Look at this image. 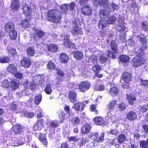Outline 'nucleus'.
I'll list each match as a JSON object with an SVG mask.
<instances>
[{"label": "nucleus", "instance_id": "obj_36", "mask_svg": "<svg viewBox=\"0 0 148 148\" xmlns=\"http://www.w3.org/2000/svg\"><path fill=\"white\" fill-rule=\"evenodd\" d=\"M21 25L23 28H26L29 27L30 24L29 21L25 19L21 21Z\"/></svg>", "mask_w": 148, "mask_h": 148}, {"label": "nucleus", "instance_id": "obj_57", "mask_svg": "<svg viewBox=\"0 0 148 148\" xmlns=\"http://www.w3.org/2000/svg\"><path fill=\"white\" fill-rule=\"evenodd\" d=\"M14 76L16 78L21 79L23 77V74L19 72H17L14 73Z\"/></svg>", "mask_w": 148, "mask_h": 148}, {"label": "nucleus", "instance_id": "obj_33", "mask_svg": "<svg viewBox=\"0 0 148 148\" xmlns=\"http://www.w3.org/2000/svg\"><path fill=\"white\" fill-rule=\"evenodd\" d=\"M98 61L97 57L94 55L91 56L88 59L89 62H92L93 64L97 63Z\"/></svg>", "mask_w": 148, "mask_h": 148}, {"label": "nucleus", "instance_id": "obj_30", "mask_svg": "<svg viewBox=\"0 0 148 148\" xmlns=\"http://www.w3.org/2000/svg\"><path fill=\"white\" fill-rule=\"evenodd\" d=\"M110 47L112 50L115 53H116L118 50V47L115 41H112L111 42Z\"/></svg>", "mask_w": 148, "mask_h": 148}, {"label": "nucleus", "instance_id": "obj_21", "mask_svg": "<svg viewBox=\"0 0 148 148\" xmlns=\"http://www.w3.org/2000/svg\"><path fill=\"white\" fill-rule=\"evenodd\" d=\"M127 117L128 120L132 121L136 119L137 115L135 112L131 111L128 113L127 115Z\"/></svg>", "mask_w": 148, "mask_h": 148}, {"label": "nucleus", "instance_id": "obj_2", "mask_svg": "<svg viewBox=\"0 0 148 148\" xmlns=\"http://www.w3.org/2000/svg\"><path fill=\"white\" fill-rule=\"evenodd\" d=\"M100 56H99V60L101 63H103L106 62L108 59V56L114 59L116 58L115 55L111 51H108V54L106 56L105 54L103 53V52H100Z\"/></svg>", "mask_w": 148, "mask_h": 148}, {"label": "nucleus", "instance_id": "obj_63", "mask_svg": "<svg viewBox=\"0 0 148 148\" xmlns=\"http://www.w3.org/2000/svg\"><path fill=\"white\" fill-rule=\"evenodd\" d=\"M126 105L123 103H122L119 106L120 110L122 111L125 110L126 108Z\"/></svg>", "mask_w": 148, "mask_h": 148}, {"label": "nucleus", "instance_id": "obj_9", "mask_svg": "<svg viewBox=\"0 0 148 148\" xmlns=\"http://www.w3.org/2000/svg\"><path fill=\"white\" fill-rule=\"evenodd\" d=\"M81 12L85 16H90L92 14V10L88 5H85L81 9Z\"/></svg>", "mask_w": 148, "mask_h": 148}, {"label": "nucleus", "instance_id": "obj_45", "mask_svg": "<svg viewBox=\"0 0 148 148\" xmlns=\"http://www.w3.org/2000/svg\"><path fill=\"white\" fill-rule=\"evenodd\" d=\"M118 8V6L117 5L112 3L111 5L108 8L109 12H113L115 10Z\"/></svg>", "mask_w": 148, "mask_h": 148}, {"label": "nucleus", "instance_id": "obj_5", "mask_svg": "<svg viewBox=\"0 0 148 148\" xmlns=\"http://www.w3.org/2000/svg\"><path fill=\"white\" fill-rule=\"evenodd\" d=\"M131 79V76L130 74L128 72H125L122 75V79L123 81L126 83H127L126 85H124L123 87L128 88L130 87V84L127 83L129 82Z\"/></svg>", "mask_w": 148, "mask_h": 148}, {"label": "nucleus", "instance_id": "obj_7", "mask_svg": "<svg viewBox=\"0 0 148 148\" xmlns=\"http://www.w3.org/2000/svg\"><path fill=\"white\" fill-rule=\"evenodd\" d=\"M21 64L23 67L27 68L31 65V62L29 58L27 57H24L21 60Z\"/></svg>", "mask_w": 148, "mask_h": 148}, {"label": "nucleus", "instance_id": "obj_35", "mask_svg": "<svg viewBox=\"0 0 148 148\" xmlns=\"http://www.w3.org/2000/svg\"><path fill=\"white\" fill-rule=\"evenodd\" d=\"M98 136V134L97 132L94 134L91 132L88 135V137L89 138H91L92 141H94L96 140V139H97V137Z\"/></svg>", "mask_w": 148, "mask_h": 148}, {"label": "nucleus", "instance_id": "obj_42", "mask_svg": "<svg viewBox=\"0 0 148 148\" xmlns=\"http://www.w3.org/2000/svg\"><path fill=\"white\" fill-rule=\"evenodd\" d=\"M101 69L100 66L97 64L93 66L92 69V70L95 73H99Z\"/></svg>", "mask_w": 148, "mask_h": 148}, {"label": "nucleus", "instance_id": "obj_59", "mask_svg": "<svg viewBox=\"0 0 148 148\" xmlns=\"http://www.w3.org/2000/svg\"><path fill=\"white\" fill-rule=\"evenodd\" d=\"M105 86L103 85H101L99 86H95L94 87V89L96 90L101 91L104 90Z\"/></svg>", "mask_w": 148, "mask_h": 148}, {"label": "nucleus", "instance_id": "obj_55", "mask_svg": "<svg viewBox=\"0 0 148 148\" xmlns=\"http://www.w3.org/2000/svg\"><path fill=\"white\" fill-rule=\"evenodd\" d=\"M140 145L143 148H148V143L146 141H141L140 143Z\"/></svg>", "mask_w": 148, "mask_h": 148}, {"label": "nucleus", "instance_id": "obj_13", "mask_svg": "<svg viewBox=\"0 0 148 148\" xmlns=\"http://www.w3.org/2000/svg\"><path fill=\"white\" fill-rule=\"evenodd\" d=\"M19 84V81L18 80L13 79L10 82V87L12 90L14 91L18 88Z\"/></svg>", "mask_w": 148, "mask_h": 148}, {"label": "nucleus", "instance_id": "obj_20", "mask_svg": "<svg viewBox=\"0 0 148 148\" xmlns=\"http://www.w3.org/2000/svg\"><path fill=\"white\" fill-rule=\"evenodd\" d=\"M139 40V41L143 45H146L147 44L148 40L144 35L141 34L138 35L137 37Z\"/></svg>", "mask_w": 148, "mask_h": 148}, {"label": "nucleus", "instance_id": "obj_47", "mask_svg": "<svg viewBox=\"0 0 148 148\" xmlns=\"http://www.w3.org/2000/svg\"><path fill=\"white\" fill-rule=\"evenodd\" d=\"M45 91L47 94H50L51 93L52 90L51 88V86L50 84H48L47 85L45 90Z\"/></svg>", "mask_w": 148, "mask_h": 148}, {"label": "nucleus", "instance_id": "obj_26", "mask_svg": "<svg viewBox=\"0 0 148 148\" xmlns=\"http://www.w3.org/2000/svg\"><path fill=\"white\" fill-rule=\"evenodd\" d=\"M73 55L74 57L77 60H79L82 59L84 56L82 52L79 51L74 52Z\"/></svg>", "mask_w": 148, "mask_h": 148}, {"label": "nucleus", "instance_id": "obj_8", "mask_svg": "<svg viewBox=\"0 0 148 148\" xmlns=\"http://www.w3.org/2000/svg\"><path fill=\"white\" fill-rule=\"evenodd\" d=\"M12 131L15 135L20 134L23 131L22 125L19 123L15 124L12 127Z\"/></svg>", "mask_w": 148, "mask_h": 148}, {"label": "nucleus", "instance_id": "obj_34", "mask_svg": "<svg viewBox=\"0 0 148 148\" xmlns=\"http://www.w3.org/2000/svg\"><path fill=\"white\" fill-rule=\"evenodd\" d=\"M10 61L9 58L7 56H3L0 57V62L1 63H7Z\"/></svg>", "mask_w": 148, "mask_h": 148}, {"label": "nucleus", "instance_id": "obj_18", "mask_svg": "<svg viewBox=\"0 0 148 148\" xmlns=\"http://www.w3.org/2000/svg\"><path fill=\"white\" fill-rule=\"evenodd\" d=\"M68 97L71 102H73L77 100V94L75 92L71 91L69 92Z\"/></svg>", "mask_w": 148, "mask_h": 148}, {"label": "nucleus", "instance_id": "obj_27", "mask_svg": "<svg viewBox=\"0 0 148 148\" xmlns=\"http://www.w3.org/2000/svg\"><path fill=\"white\" fill-rule=\"evenodd\" d=\"M58 46L55 44H52L49 45L47 46L48 50L51 52H55L58 50Z\"/></svg>", "mask_w": 148, "mask_h": 148}, {"label": "nucleus", "instance_id": "obj_32", "mask_svg": "<svg viewBox=\"0 0 148 148\" xmlns=\"http://www.w3.org/2000/svg\"><path fill=\"white\" fill-rule=\"evenodd\" d=\"M39 139L40 141L42 142L44 145L46 146L47 145L48 142L47 140L46 135L45 134H41L40 136H39Z\"/></svg>", "mask_w": 148, "mask_h": 148}, {"label": "nucleus", "instance_id": "obj_24", "mask_svg": "<svg viewBox=\"0 0 148 148\" xmlns=\"http://www.w3.org/2000/svg\"><path fill=\"white\" fill-rule=\"evenodd\" d=\"M63 44L66 47L73 48L75 47L74 44L72 43L71 41L69 40L68 38L65 39Z\"/></svg>", "mask_w": 148, "mask_h": 148}, {"label": "nucleus", "instance_id": "obj_1", "mask_svg": "<svg viewBox=\"0 0 148 148\" xmlns=\"http://www.w3.org/2000/svg\"><path fill=\"white\" fill-rule=\"evenodd\" d=\"M47 16L49 21L56 23H58L61 19V12L56 10H49L48 12Z\"/></svg>", "mask_w": 148, "mask_h": 148}, {"label": "nucleus", "instance_id": "obj_44", "mask_svg": "<svg viewBox=\"0 0 148 148\" xmlns=\"http://www.w3.org/2000/svg\"><path fill=\"white\" fill-rule=\"evenodd\" d=\"M2 86L3 87L8 88L10 87L9 82L7 79H5L2 82Z\"/></svg>", "mask_w": 148, "mask_h": 148}, {"label": "nucleus", "instance_id": "obj_46", "mask_svg": "<svg viewBox=\"0 0 148 148\" xmlns=\"http://www.w3.org/2000/svg\"><path fill=\"white\" fill-rule=\"evenodd\" d=\"M22 139H18L17 140H15L14 141V146H17L23 144L24 143V141L23 140V138Z\"/></svg>", "mask_w": 148, "mask_h": 148}, {"label": "nucleus", "instance_id": "obj_19", "mask_svg": "<svg viewBox=\"0 0 148 148\" xmlns=\"http://www.w3.org/2000/svg\"><path fill=\"white\" fill-rule=\"evenodd\" d=\"M91 128V127L89 124H86L82 127L81 131L83 134H86L90 131Z\"/></svg>", "mask_w": 148, "mask_h": 148}, {"label": "nucleus", "instance_id": "obj_40", "mask_svg": "<svg viewBox=\"0 0 148 148\" xmlns=\"http://www.w3.org/2000/svg\"><path fill=\"white\" fill-rule=\"evenodd\" d=\"M108 14V12L105 9H103L100 10L99 12V15L100 17L103 18V17H105L107 16Z\"/></svg>", "mask_w": 148, "mask_h": 148}, {"label": "nucleus", "instance_id": "obj_43", "mask_svg": "<svg viewBox=\"0 0 148 148\" xmlns=\"http://www.w3.org/2000/svg\"><path fill=\"white\" fill-rule=\"evenodd\" d=\"M68 6L66 4H63L61 5L60 8V10L61 12L64 13H66L68 10Z\"/></svg>", "mask_w": 148, "mask_h": 148}, {"label": "nucleus", "instance_id": "obj_10", "mask_svg": "<svg viewBox=\"0 0 148 148\" xmlns=\"http://www.w3.org/2000/svg\"><path fill=\"white\" fill-rule=\"evenodd\" d=\"M90 86V83L88 82H84L79 84V89L81 92H84L88 89Z\"/></svg>", "mask_w": 148, "mask_h": 148}, {"label": "nucleus", "instance_id": "obj_52", "mask_svg": "<svg viewBox=\"0 0 148 148\" xmlns=\"http://www.w3.org/2000/svg\"><path fill=\"white\" fill-rule=\"evenodd\" d=\"M36 87V84L32 82H30L29 83V88L32 90H35Z\"/></svg>", "mask_w": 148, "mask_h": 148}, {"label": "nucleus", "instance_id": "obj_48", "mask_svg": "<svg viewBox=\"0 0 148 148\" xmlns=\"http://www.w3.org/2000/svg\"><path fill=\"white\" fill-rule=\"evenodd\" d=\"M141 27L143 30L145 31L148 30V22H144L142 23Z\"/></svg>", "mask_w": 148, "mask_h": 148}, {"label": "nucleus", "instance_id": "obj_38", "mask_svg": "<svg viewBox=\"0 0 148 148\" xmlns=\"http://www.w3.org/2000/svg\"><path fill=\"white\" fill-rule=\"evenodd\" d=\"M14 26L12 22H8L5 25V29L7 31H11V29H13Z\"/></svg>", "mask_w": 148, "mask_h": 148}, {"label": "nucleus", "instance_id": "obj_53", "mask_svg": "<svg viewBox=\"0 0 148 148\" xmlns=\"http://www.w3.org/2000/svg\"><path fill=\"white\" fill-rule=\"evenodd\" d=\"M42 124L43 121L42 119H40L39 120H38V130H40L43 127V126Z\"/></svg>", "mask_w": 148, "mask_h": 148}, {"label": "nucleus", "instance_id": "obj_23", "mask_svg": "<svg viewBox=\"0 0 148 148\" xmlns=\"http://www.w3.org/2000/svg\"><path fill=\"white\" fill-rule=\"evenodd\" d=\"M94 121L95 124L98 125H102L105 123L103 119L100 116L95 117Z\"/></svg>", "mask_w": 148, "mask_h": 148}, {"label": "nucleus", "instance_id": "obj_50", "mask_svg": "<svg viewBox=\"0 0 148 148\" xmlns=\"http://www.w3.org/2000/svg\"><path fill=\"white\" fill-rule=\"evenodd\" d=\"M109 111L108 112L107 114V116L110 119V120L113 123H114L116 121H115L114 120V117L113 116L112 113H111L112 111Z\"/></svg>", "mask_w": 148, "mask_h": 148}, {"label": "nucleus", "instance_id": "obj_14", "mask_svg": "<svg viewBox=\"0 0 148 148\" xmlns=\"http://www.w3.org/2000/svg\"><path fill=\"white\" fill-rule=\"evenodd\" d=\"M6 70L9 73L13 74L17 71V69L14 64H10L8 66Z\"/></svg>", "mask_w": 148, "mask_h": 148}, {"label": "nucleus", "instance_id": "obj_22", "mask_svg": "<svg viewBox=\"0 0 148 148\" xmlns=\"http://www.w3.org/2000/svg\"><path fill=\"white\" fill-rule=\"evenodd\" d=\"M71 32L73 35L77 36V35L81 34V28L77 26H75L72 27Z\"/></svg>", "mask_w": 148, "mask_h": 148}, {"label": "nucleus", "instance_id": "obj_60", "mask_svg": "<svg viewBox=\"0 0 148 148\" xmlns=\"http://www.w3.org/2000/svg\"><path fill=\"white\" fill-rule=\"evenodd\" d=\"M72 122L74 124H77L79 123L80 121L77 117H75L73 119Z\"/></svg>", "mask_w": 148, "mask_h": 148}, {"label": "nucleus", "instance_id": "obj_51", "mask_svg": "<svg viewBox=\"0 0 148 148\" xmlns=\"http://www.w3.org/2000/svg\"><path fill=\"white\" fill-rule=\"evenodd\" d=\"M59 123L57 121H53L50 122V126L52 127H56L58 126Z\"/></svg>", "mask_w": 148, "mask_h": 148}, {"label": "nucleus", "instance_id": "obj_61", "mask_svg": "<svg viewBox=\"0 0 148 148\" xmlns=\"http://www.w3.org/2000/svg\"><path fill=\"white\" fill-rule=\"evenodd\" d=\"M96 106L95 105H92L90 108V110L94 112L95 114H97L98 113V111L96 109Z\"/></svg>", "mask_w": 148, "mask_h": 148}, {"label": "nucleus", "instance_id": "obj_54", "mask_svg": "<svg viewBox=\"0 0 148 148\" xmlns=\"http://www.w3.org/2000/svg\"><path fill=\"white\" fill-rule=\"evenodd\" d=\"M88 139L86 137L83 138L80 141L79 144L80 146H82L86 142H88Z\"/></svg>", "mask_w": 148, "mask_h": 148}, {"label": "nucleus", "instance_id": "obj_4", "mask_svg": "<svg viewBox=\"0 0 148 148\" xmlns=\"http://www.w3.org/2000/svg\"><path fill=\"white\" fill-rule=\"evenodd\" d=\"M145 62L144 59L139 57H135L131 60V63L134 67H137L143 64Z\"/></svg>", "mask_w": 148, "mask_h": 148}, {"label": "nucleus", "instance_id": "obj_28", "mask_svg": "<svg viewBox=\"0 0 148 148\" xmlns=\"http://www.w3.org/2000/svg\"><path fill=\"white\" fill-rule=\"evenodd\" d=\"M61 62L63 63H66L69 60L68 56L65 53H62L60 56Z\"/></svg>", "mask_w": 148, "mask_h": 148}, {"label": "nucleus", "instance_id": "obj_58", "mask_svg": "<svg viewBox=\"0 0 148 148\" xmlns=\"http://www.w3.org/2000/svg\"><path fill=\"white\" fill-rule=\"evenodd\" d=\"M104 134L103 133L101 134V135L99 138L97 137V139L96 140L98 141V143L101 142L104 140Z\"/></svg>", "mask_w": 148, "mask_h": 148}, {"label": "nucleus", "instance_id": "obj_29", "mask_svg": "<svg viewBox=\"0 0 148 148\" xmlns=\"http://www.w3.org/2000/svg\"><path fill=\"white\" fill-rule=\"evenodd\" d=\"M126 97L129 104L130 105L133 104L134 101L136 100V98L131 94L127 95Z\"/></svg>", "mask_w": 148, "mask_h": 148}, {"label": "nucleus", "instance_id": "obj_39", "mask_svg": "<svg viewBox=\"0 0 148 148\" xmlns=\"http://www.w3.org/2000/svg\"><path fill=\"white\" fill-rule=\"evenodd\" d=\"M126 139V137L124 134H121L117 137V141L119 143H123Z\"/></svg>", "mask_w": 148, "mask_h": 148}, {"label": "nucleus", "instance_id": "obj_6", "mask_svg": "<svg viewBox=\"0 0 148 148\" xmlns=\"http://www.w3.org/2000/svg\"><path fill=\"white\" fill-rule=\"evenodd\" d=\"M89 102L88 100H85L82 103H77L74 104L73 108L76 110L83 111L84 109L86 104H87Z\"/></svg>", "mask_w": 148, "mask_h": 148}, {"label": "nucleus", "instance_id": "obj_64", "mask_svg": "<svg viewBox=\"0 0 148 148\" xmlns=\"http://www.w3.org/2000/svg\"><path fill=\"white\" fill-rule=\"evenodd\" d=\"M45 35V33L42 31L38 29V37L42 38Z\"/></svg>", "mask_w": 148, "mask_h": 148}, {"label": "nucleus", "instance_id": "obj_17", "mask_svg": "<svg viewBox=\"0 0 148 148\" xmlns=\"http://www.w3.org/2000/svg\"><path fill=\"white\" fill-rule=\"evenodd\" d=\"M27 55L29 57L34 56L35 53V50L33 47L29 46L26 49Z\"/></svg>", "mask_w": 148, "mask_h": 148}, {"label": "nucleus", "instance_id": "obj_31", "mask_svg": "<svg viewBox=\"0 0 148 148\" xmlns=\"http://www.w3.org/2000/svg\"><path fill=\"white\" fill-rule=\"evenodd\" d=\"M9 36L10 39L12 40H15L17 36V32L15 30H12L10 31Z\"/></svg>", "mask_w": 148, "mask_h": 148}, {"label": "nucleus", "instance_id": "obj_11", "mask_svg": "<svg viewBox=\"0 0 148 148\" xmlns=\"http://www.w3.org/2000/svg\"><path fill=\"white\" fill-rule=\"evenodd\" d=\"M23 13L26 16H31L32 12V9L30 6H28L27 4L23 5L22 8Z\"/></svg>", "mask_w": 148, "mask_h": 148}, {"label": "nucleus", "instance_id": "obj_41", "mask_svg": "<svg viewBox=\"0 0 148 148\" xmlns=\"http://www.w3.org/2000/svg\"><path fill=\"white\" fill-rule=\"evenodd\" d=\"M119 59L122 62H126L129 61L130 58L126 55H121L119 57Z\"/></svg>", "mask_w": 148, "mask_h": 148}, {"label": "nucleus", "instance_id": "obj_3", "mask_svg": "<svg viewBox=\"0 0 148 148\" xmlns=\"http://www.w3.org/2000/svg\"><path fill=\"white\" fill-rule=\"evenodd\" d=\"M116 17L114 16H112L109 17L108 20L102 19L100 20L99 22L98 26L100 29H103L105 26L106 24L104 23V22L106 20V23L108 24H112L115 21Z\"/></svg>", "mask_w": 148, "mask_h": 148}, {"label": "nucleus", "instance_id": "obj_16", "mask_svg": "<svg viewBox=\"0 0 148 148\" xmlns=\"http://www.w3.org/2000/svg\"><path fill=\"white\" fill-rule=\"evenodd\" d=\"M93 1L95 6L99 5H103L105 7L107 6L108 3V0H94Z\"/></svg>", "mask_w": 148, "mask_h": 148}, {"label": "nucleus", "instance_id": "obj_15", "mask_svg": "<svg viewBox=\"0 0 148 148\" xmlns=\"http://www.w3.org/2000/svg\"><path fill=\"white\" fill-rule=\"evenodd\" d=\"M117 105V102L116 100H112L109 102V104L107 106L108 109L110 111H113Z\"/></svg>", "mask_w": 148, "mask_h": 148}, {"label": "nucleus", "instance_id": "obj_25", "mask_svg": "<svg viewBox=\"0 0 148 148\" xmlns=\"http://www.w3.org/2000/svg\"><path fill=\"white\" fill-rule=\"evenodd\" d=\"M119 92V90L116 87H112L110 89L109 94L112 96H116Z\"/></svg>", "mask_w": 148, "mask_h": 148}, {"label": "nucleus", "instance_id": "obj_12", "mask_svg": "<svg viewBox=\"0 0 148 148\" xmlns=\"http://www.w3.org/2000/svg\"><path fill=\"white\" fill-rule=\"evenodd\" d=\"M20 0H13L11 2L10 7L11 9L15 11H18L20 6Z\"/></svg>", "mask_w": 148, "mask_h": 148}, {"label": "nucleus", "instance_id": "obj_49", "mask_svg": "<svg viewBox=\"0 0 148 148\" xmlns=\"http://www.w3.org/2000/svg\"><path fill=\"white\" fill-rule=\"evenodd\" d=\"M24 115L26 117L31 118L34 116L35 114L34 112L25 111L24 113Z\"/></svg>", "mask_w": 148, "mask_h": 148}, {"label": "nucleus", "instance_id": "obj_37", "mask_svg": "<svg viewBox=\"0 0 148 148\" xmlns=\"http://www.w3.org/2000/svg\"><path fill=\"white\" fill-rule=\"evenodd\" d=\"M9 108L10 111H15L17 110L18 106L17 104H15L14 102L11 103L9 106Z\"/></svg>", "mask_w": 148, "mask_h": 148}, {"label": "nucleus", "instance_id": "obj_56", "mask_svg": "<svg viewBox=\"0 0 148 148\" xmlns=\"http://www.w3.org/2000/svg\"><path fill=\"white\" fill-rule=\"evenodd\" d=\"M68 139L69 141L70 142L77 141L79 140L76 136L69 137H68Z\"/></svg>", "mask_w": 148, "mask_h": 148}, {"label": "nucleus", "instance_id": "obj_62", "mask_svg": "<svg viewBox=\"0 0 148 148\" xmlns=\"http://www.w3.org/2000/svg\"><path fill=\"white\" fill-rule=\"evenodd\" d=\"M47 66L49 69H53L55 67L54 64L52 62H49L47 64Z\"/></svg>", "mask_w": 148, "mask_h": 148}]
</instances>
